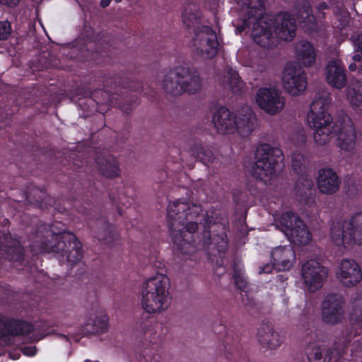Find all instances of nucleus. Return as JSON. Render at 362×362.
Returning <instances> with one entry per match:
<instances>
[{
  "label": "nucleus",
  "instance_id": "27",
  "mask_svg": "<svg viewBox=\"0 0 362 362\" xmlns=\"http://www.w3.org/2000/svg\"><path fill=\"white\" fill-rule=\"evenodd\" d=\"M327 8L328 5L326 3H321L317 8V13L314 16L311 13L310 8L305 6L302 11H299L298 21L300 23H304L305 26L311 28L317 19L323 18L324 13L322 11Z\"/></svg>",
  "mask_w": 362,
  "mask_h": 362
},
{
  "label": "nucleus",
  "instance_id": "15",
  "mask_svg": "<svg viewBox=\"0 0 362 362\" xmlns=\"http://www.w3.org/2000/svg\"><path fill=\"white\" fill-rule=\"evenodd\" d=\"M335 274L341 285L346 288L354 287L362 280L361 267L351 259L341 260Z\"/></svg>",
  "mask_w": 362,
  "mask_h": 362
},
{
  "label": "nucleus",
  "instance_id": "31",
  "mask_svg": "<svg viewBox=\"0 0 362 362\" xmlns=\"http://www.w3.org/2000/svg\"><path fill=\"white\" fill-rule=\"evenodd\" d=\"M308 362H330L331 356L328 350L321 348H315L308 354Z\"/></svg>",
  "mask_w": 362,
  "mask_h": 362
},
{
  "label": "nucleus",
  "instance_id": "16",
  "mask_svg": "<svg viewBox=\"0 0 362 362\" xmlns=\"http://www.w3.org/2000/svg\"><path fill=\"white\" fill-rule=\"evenodd\" d=\"M344 298L337 293L327 295L322 303V318L327 324L334 325L343 316Z\"/></svg>",
  "mask_w": 362,
  "mask_h": 362
},
{
  "label": "nucleus",
  "instance_id": "19",
  "mask_svg": "<svg viewBox=\"0 0 362 362\" xmlns=\"http://www.w3.org/2000/svg\"><path fill=\"white\" fill-rule=\"evenodd\" d=\"M257 339L262 348L276 350L284 342V336L276 331L271 324H263L257 329Z\"/></svg>",
  "mask_w": 362,
  "mask_h": 362
},
{
  "label": "nucleus",
  "instance_id": "38",
  "mask_svg": "<svg viewBox=\"0 0 362 362\" xmlns=\"http://www.w3.org/2000/svg\"><path fill=\"white\" fill-rule=\"evenodd\" d=\"M22 352L25 356H33L36 354V349L33 346H25L22 349Z\"/></svg>",
  "mask_w": 362,
  "mask_h": 362
},
{
  "label": "nucleus",
  "instance_id": "3",
  "mask_svg": "<svg viewBox=\"0 0 362 362\" xmlns=\"http://www.w3.org/2000/svg\"><path fill=\"white\" fill-rule=\"evenodd\" d=\"M168 277L158 273L147 279L140 291L141 306L148 314H160L167 310L172 303Z\"/></svg>",
  "mask_w": 362,
  "mask_h": 362
},
{
  "label": "nucleus",
  "instance_id": "20",
  "mask_svg": "<svg viewBox=\"0 0 362 362\" xmlns=\"http://www.w3.org/2000/svg\"><path fill=\"white\" fill-rule=\"evenodd\" d=\"M326 82L337 89L343 88L346 83V75L342 62L339 59L330 60L325 67Z\"/></svg>",
  "mask_w": 362,
  "mask_h": 362
},
{
  "label": "nucleus",
  "instance_id": "21",
  "mask_svg": "<svg viewBox=\"0 0 362 362\" xmlns=\"http://www.w3.org/2000/svg\"><path fill=\"white\" fill-rule=\"evenodd\" d=\"M271 260L274 262L276 270L286 271L293 266L296 253L291 245L276 247L271 252Z\"/></svg>",
  "mask_w": 362,
  "mask_h": 362
},
{
  "label": "nucleus",
  "instance_id": "40",
  "mask_svg": "<svg viewBox=\"0 0 362 362\" xmlns=\"http://www.w3.org/2000/svg\"><path fill=\"white\" fill-rule=\"evenodd\" d=\"M111 0H101L100 1V5L103 6V7H106L109 5L110 2Z\"/></svg>",
  "mask_w": 362,
  "mask_h": 362
},
{
  "label": "nucleus",
  "instance_id": "29",
  "mask_svg": "<svg viewBox=\"0 0 362 362\" xmlns=\"http://www.w3.org/2000/svg\"><path fill=\"white\" fill-rule=\"evenodd\" d=\"M190 153L192 156L204 164H209L214 160L213 152L201 144L193 146L190 149Z\"/></svg>",
  "mask_w": 362,
  "mask_h": 362
},
{
  "label": "nucleus",
  "instance_id": "14",
  "mask_svg": "<svg viewBox=\"0 0 362 362\" xmlns=\"http://www.w3.org/2000/svg\"><path fill=\"white\" fill-rule=\"evenodd\" d=\"M282 84L288 94L291 95L302 94L307 87L304 72L294 64H287L282 74Z\"/></svg>",
  "mask_w": 362,
  "mask_h": 362
},
{
  "label": "nucleus",
  "instance_id": "6",
  "mask_svg": "<svg viewBox=\"0 0 362 362\" xmlns=\"http://www.w3.org/2000/svg\"><path fill=\"white\" fill-rule=\"evenodd\" d=\"M329 102L330 99L327 95L317 96L313 100L308 112V123L315 129L313 137L318 146L326 144L332 134V118L327 111Z\"/></svg>",
  "mask_w": 362,
  "mask_h": 362
},
{
  "label": "nucleus",
  "instance_id": "26",
  "mask_svg": "<svg viewBox=\"0 0 362 362\" xmlns=\"http://www.w3.org/2000/svg\"><path fill=\"white\" fill-rule=\"evenodd\" d=\"M97 169L102 175L109 178L117 177L121 173L119 163L114 157L98 158Z\"/></svg>",
  "mask_w": 362,
  "mask_h": 362
},
{
  "label": "nucleus",
  "instance_id": "10",
  "mask_svg": "<svg viewBox=\"0 0 362 362\" xmlns=\"http://www.w3.org/2000/svg\"><path fill=\"white\" fill-rule=\"evenodd\" d=\"M57 245H46L44 250L59 253L62 259L71 264L79 262L83 257L81 243L76 238L74 234L69 232H62L55 236Z\"/></svg>",
  "mask_w": 362,
  "mask_h": 362
},
{
  "label": "nucleus",
  "instance_id": "4",
  "mask_svg": "<svg viewBox=\"0 0 362 362\" xmlns=\"http://www.w3.org/2000/svg\"><path fill=\"white\" fill-rule=\"evenodd\" d=\"M255 119L254 113L249 107H244L235 112L222 107L214 112L212 122L219 134H238L245 137L253 131Z\"/></svg>",
  "mask_w": 362,
  "mask_h": 362
},
{
  "label": "nucleus",
  "instance_id": "11",
  "mask_svg": "<svg viewBox=\"0 0 362 362\" xmlns=\"http://www.w3.org/2000/svg\"><path fill=\"white\" fill-rule=\"evenodd\" d=\"M301 276L305 288L310 292H315L323 286L328 270L315 259H310L303 264Z\"/></svg>",
  "mask_w": 362,
  "mask_h": 362
},
{
  "label": "nucleus",
  "instance_id": "41",
  "mask_svg": "<svg viewBox=\"0 0 362 362\" xmlns=\"http://www.w3.org/2000/svg\"><path fill=\"white\" fill-rule=\"evenodd\" d=\"M121 1H122V0H115V1H116L117 3H119V2H120Z\"/></svg>",
  "mask_w": 362,
  "mask_h": 362
},
{
  "label": "nucleus",
  "instance_id": "36",
  "mask_svg": "<svg viewBox=\"0 0 362 362\" xmlns=\"http://www.w3.org/2000/svg\"><path fill=\"white\" fill-rule=\"evenodd\" d=\"M94 100L98 103H105L110 101L109 94L106 92L98 90L93 93Z\"/></svg>",
  "mask_w": 362,
  "mask_h": 362
},
{
  "label": "nucleus",
  "instance_id": "24",
  "mask_svg": "<svg viewBox=\"0 0 362 362\" xmlns=\"http://www.w3.org/2000/svg\"><path fill=\"white\" fill-rule=\"evenodd\" d=\"M295 50L296 59L300 65L310 67L315 64L316 52L313 45L306 41H301L296 45Z\"/></svg>",
  "mask_w": 362,
  "mask_h": 362
},
{
  "label": "nucleus",
  "instance_id": "30",
  "mask_svg": "<svg viewBox=\"0 0 362 362\" xmlns=\"http://www.w3.org/2000/svg\"><path fill=\"white\" fill-rule=\"evenodd\" d=\"M11 323V322H9L7 319L0 315V337L7 334H13V332H11L9 328V325ZM17 325L18 326L20 330L16 331L14 332L15 334H24V328H26V332H29L31 329V326L27 323H19Z\"/></svg>",
  "mask_w": 362,
  "mask_h": 362
},
{
  "label": "nucleus",
  "instance_id": "9",
  "mask_svg": "<svg viewBox=\"0 0 362 362\" xmlns=\"http://www.w3.org/2000/svg\"><path fill=\"white\" fill-rule=\"evenodd\" d=\"M276 226L288 239L298 245H306L312 240V235L303 221L293 212H286L275 219Z\"/></svg>",
  "mask_w": 362,
  "mask_h": 362
},
{
  "label": "nucleus",
  "instance_id": "37",
  "mask_svg": "<svg viewBox=\"0 0 362 362\" xmlns=\"http://www.w3.org/2000/svg\"><path fill=\"white\" fill-rule=\"evenodd\" d=\"M275 269L274 262L272 261V264H266L259 269V274H269Z\"/></svg>",
  "mask_w": 362,
  "mask_h": 362
},
{
  "label": "nucleus",
  "instance_id": "13",
  "mask_svg": "<svg viewBox=\"0 0 362 362\" xmlns=\"http://www.w3.org/2000/svg\"><path fill=\"white\" fill-rule=\"evenodd\" d=\"M255 103L258 107L269 115H275L283 110L285 99L281 92L275 88H260L255 95Z\"/></svg>",
  "mask_w": 362,
  "mask_h": 362
},
{
  "label": "nucleus",
  "instance_id": "39",
  "mask_svg": "<svg viewBox=\"0 0 362 362\" xmlns=\"http://www.w3.org/2000/svg\"><path fill=\"white\" fill-rule=\"evenodd\" d=\"M20 2V0H0V4L6 5L9 7L16 6Z\"/></svg>",
  "mask_w": 362,
  "mask_h": 362
},
{
  "label": "nucleus",
  "instance_id": "8",
  "mask_svg": "<svg viewBox=\"0 0 362 362\" xmlns=\"http://www.w3.org/2000/svg\"><path fill=\"white\" fill-rule=\"evenodd\" d=\"M160 86L166 93L180 95L185 92L195 93L202 88V82L196 71L179 66L164 74Z\"/></svg>",
  "mask_w": 362,
  "mask_h": 362
},
{
  "label": "nucleus",
  "instance_id": "2",
  "mask_svg": "<svg viewBox=\"0 0 362 362\" xmlns=\"http://www.w3.org/2000/svg\"><path fill=\"white\" fill-rule=\"evenodd\" d=\"M167 221L170 235L177 250L185 254L194 251L192 238L199 226L205 231L213 218L202 214L200 206L179 200L170 202L168 206Z\"/></svg>",
  "mask_w": 362,
  "mask_h": 362
},
{
  "label": "nucleus",
  "instance_id": "35",
  "mask_svg": "<svg viewBox=\"0 0 362 362\" xmlns=\"http://www.w3.org/2000/svg\"><path fill=\"white\" fill-rule=\"evenodd\" d=\"M11 34V25L8 21L0 22V40H6Z\"/></svg>",
  "mask_w": 362,
  "mask_h": 362
},
{
  "label": "nucleus",
  "instance_id": "5",
  "mask_svg": "<svg viewBox=\"0 0 362 362\" xmlns=\"http://www.w3.org/2000/svg\"><path fill=\"white\" fill-rule=\"evenodd\" d=\"M330 238L332 244L341 252L355 245H362V212L354 214L348 219H334Z\"/></svg>",
  "mask_w": 362,
  "mask_h": 362
},
{
  "label": "nucleus",
  "instance_id": "1",
  "mask_svg": "<svg viewBox=\"0 0 362 362\" xmlns=\"http://www.w3.org/2000/svg\"><path fill=\"white\" fill-rule=\"evenodd\" d=\"M233 1L241 9L239 13L241 24L237 22V33L243 32L253 23L251 35L260 46L271 47L275 45L276 38L291 40L295 36L296 21L288 13L264 14V0Z\"/></svg>",
  "mask_w": 362,
  "mask_h": 362
},
{
  "label": "nucleus",
  "instance_id": "34",
  "mask_svg": "<svg viewBox=\"0 0 362 362\" xmlns=\"http://www.w3.org/2000/svg\"><path fill=\"white\" fill-rule=\"evenodd\" d=\"M233 277L236 286L242 291H245L247 287V281L244 274L240 272H235Z\"/></svg>",
  "mask_w": 362,
  "mask_h": 362
},
{
  "label": "nucleus",
  "instance_id": "22",
  "mask_svg": "<svg viewBox=\"0 0 362 362\" xmlns=\"http://www.w3.org/2000/svg\"><path fill=\"white\" fill-rule=\"evenodd\" d=\"M291 166L297 174H305L298 181V187L301 184L305 189L310 190L313 186V182L310 176L306 173L308 166V160L300 153H295L292 156Z\"/></svg>",
  "mask_w": 362,
  "mask_h": 362
},
{
  "label": "nucleus",
  "instance_id": "17",
  "mask_svg": "<svg viewBox=\"0 0 362 362\" xmlns=\"http://www.w3.org/2000/svg\"><path fill=\"white\" fill-rule=\"evenodd\" d=\"M194 46L202 57L209 59L214 57L218 46L216 33L211 29L205 28L196 34Z\"/></svg>",
  "mask_w": 362,
  "mask_h": 362
},
{
  "label": "nucleus",
  "instance_id": "23",
  "mask_svg": "<svg viewBox=\"0 0 362 362\" xmlns=\"http://www.w3.org/2000/svg\"><path fill=\"white\" fill-rule=\"evenodd\" d=\"M346 100L355 111H362V81L351 80L345 90Z\"/></svg>",
  "mask_w": 362,
  "mask_h": 362
},
{
  "label": "nucleus",
  "instance_id": "18",
  "mask_svg": "<svg viewBox=\"0 0 362 362\" xmlns=\"http://www.w3.org/2000/svg\"><path fill=\"white\" fill-rule=\"evenodd\" d=\"M340 185V177L333 169L324 168L318 170L317 186L320 193L333 194L339 190Z\"/></svg>",
  "mask_w": 362,
  "mask_h": 362
},
{
  "label": "nucleus",
  "instance_id": "12",
  "mask_svg": "<svg viewBox=\"0 0 362 362\" xmlns=\"http://www.w3.org/2000/svg\"><path fill=\"white\" fill-rule=\"evenodd\" d=\"M332 134L337 137V146L342 151H352L356 146V132L348 116L337 120L332 127Z\"/></svg>",
  "mask_w": 362,
  "mask_h": 362
},
{
  "label": "nucleus",
  "instance_id": "32",
  "mask_svg": "<svg viewBox=\"0 0 362 362\" xmlns=\"http://www.w3.org/2000/svg\"><path fill=\"white\" fill-rule=\"evenodd\" d=\"M227 86L233 92L240 90L244 84L235 70L230 69L226 76Z\"/></svg>",
  "mask_w": 362,
  "mask_h": 362
},
{
  "label": "nucleus",
  "instance_id": "7",
  "mask_svg": "<svg viewBox=\"0 0 362 362\" xmlns=\"http://www.w3.org/2000/svg\"><path fill=\"white\" fill-rule=\"evenodd\" d=\"M284 154L281 148L263 144L256 151V162L252 167V175L265 185H272L277 177L279 163Z\"/></svg>",
  "mask_w": 362,
  "mask_h": 362
},
{
  "label": "nucleus",
  "instance_id": "33",
  "mask_svg": "<svg viewBox=\"0 0 362 362\" xmlns=\"http://www.w3.org/2000/svg\"><path fill=\"white\" fill-rule=\"evenodd\" d=\"M199 12L194 8H187L182 13V21L187 27L194 26L198 23Z\"/></svg>",
  "mask_w": 362,
  "mask_h": 362
},
{
  "label": "nucleus",
  "instance_id": "28",
  "mask_svg": "<svg viewBox=\"0 0 362 362\" xmlns=\"http://www.w3.org/2000/svg\"><path fill=\"white\" fill-rule=\"evenodd\" d=\"M351 40L355 48L353 60L354 62L349 66L350 71L358 70V73L362 74V35H354Z\"/></svg>",
  "mask_w": 362,
  "mask_h": 362
},
{
  "label": "nucleus",
  "instance_id": "25",
  "mask_svg": "<svg viewBox=\"0 0 362 362\" xmlns=\"http://www.w3.org/2000/svg\"><path fill=\"white\" fill-rule=\"evenodd\" d=\"M108 318L106 315H90L84 325V334H99L107 332Z\"/></svg>",
  "mask_w": 362,
  "mask_h": 362
}]
</instances>
